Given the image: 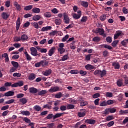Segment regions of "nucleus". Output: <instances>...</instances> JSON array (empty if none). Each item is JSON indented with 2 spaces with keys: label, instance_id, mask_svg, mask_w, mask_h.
Here are the masks:
<instances>
[{
  "label": "nucleus",
  "instance_id": "nucleus-1",
  "mask_svg": "<svg viewBox=\"0 0 128 128\" xmlns=\"http://www.w3.org/2000/svg\"><path fill=\"white\" fill-rule=\"evenodd\" d=\"M64 114L63 113H57L55 115H54L52 114H48L46 117V120H52V118H53V120H56V118H60Z\"/></svg>",
  "mask_w": 128,
  "mask_h": 128
},
{
  "label": "nucleus",
  "instance_id": "nucleus-2",
  "mask_svg": "<svg viewBox=\"0 0 128 128\" xmlns=\"http://www.w3.org/2000/svg\"><path fill=\"white\" fill-rule=\"evenodd\" d=\"M96 34H99L100 36H102L104 38L106 37V34H104V30L102 28H97L95 30Z\"/></svg>",
  "mask_w": 128,
  "mask_h": 128
},
{
  "label": "nucleus",
  "instance_id": "nucleus-3",
  "mask_svg": "<svg viewBox=\"0 0 128 128\" xmlns=\"http://www.w3.org/2000/svg\"><path fill=\"white\" fill-rule=\"evenodd\" d=\"M64 43H60L59 44V48L58 50L60 52V54H62L66 52V49H64Z\"/></svg>",
  "mask_w": 128,
  "mask_h": 128
},
{
  "label": "nucleus",
  "instance_id": "nucleus-4",
  "mask_svg": "<svg viewBox=\"0 0 128 128\" xmlns=\"http://www.w3.org/2000/svg\"><path fill=\"white\" fill-rule=\"evenodd\" d=\"M80 112H78V116L79 118H84L86 116V109H80Z\"/></svg>",
  "mask_w": 128,
  "mask_h": 128
},
{
  "label": "nucleus",
  "instance_id": "nucleus-5",
  "mask_svg": "<svg viewBox=\"0 0 128 128\" xmlns=\"http://www.w3.org/2000/svg\"><path fill=\"white\" fill-rule=\"evenodd\" d=\"M78 100L80 104V106H88V102L84 100L82 97H80Z\"/></svg>",
  "mask_w": 128,
  "mask_h": 128
},
{
  "label": "nucleus",
  "instance_id": "nucleus-6",
  "mask_svg": "<svg viewBox=\"0 0 128 128\" xmlns=\"http://www.w3.org/2000/svg\"><path fill=\"white\" fill-rule=\"evenodd\" d=\"M30 50L31 52L32 56H40V54H38V50L34 47H32L30 48Z\"/></svg>",
  "mask_w": 128,
  "mask_h": 128
},
{
  "label": "nucleus",
  "instance_id": "nucleus-7",
  "mask_svg": "<svg viewBox=\"0 0 128 128\" xmlns=\"http://www.w3.org/2000/svg\"><path fill=\"white\" fill-rule=\"evenodd\" d=\"M63 16L64 24H70V17H68V14H66V12H64L63 14Z\"/></svg>",
  "mask_w": 128,
  "mask_h": 128
},
{
  "label": "nucleus",
  "instance_id": "nucleus-8",
  "mask_svg": "<svg viewBox=\"0 0 128 128\" xmlns=\"http://www.w3.org/2000/svg\"><path fill=\"white\" fill-rule=\"evenodd\" d=\"M78 14H72V17L75 18V20H78V18H80V16H82V11L81 10H78L77 12Z\"/></svg>",
  "mask_w": 128,
  "mask_h": 128
},
{
  "label": "nucleus",
  "instance_id": "nucleus-9",
  "mask_svg": "<svg viewBox=\"0 0 128 128\" xmlns=\"http://www.w3.org/2000/svg\"><path fill=\"white\" fill-rule=\"evenodd\" d=\"M24 86V81L20 80L12 84V88H18V86Z\"/></svg>",
  "mask_w": 128,
  "mask_h": 128
},
{
  "label": "nucleus",
  "instance_id": "nucleus-10",
  "mask_svg": "<svg viewBox=\"0 0 128 128\" xmlns=\"http://www.w3.org/2000/svg\"><path fill=\"white\" fill-rule=\"evenodd\" d=\"M84 122L89 124H96V120L94 119H87L85 120Z\"/></svg>",
  "mask_w": 128,
  "mask_h": 128
},
{
  "label": "nucleus",
  "instance_id": "nucleus-11",
  "mask_svg": "<svg viewBox=\"0 0 128 128\" xmlns=\"http://www.w3.org/2000/svg\"><path fill=\"white\" fill-rule=\"evenodd\" d=\"M58 90H60V88L58 86L52 87L49 90L50 92H58Z\"/></svg>",
  "mask_w": 128,
  "mask_h": 128
},
{
  "label": "nucleus",
  "instance_id": "nucleus-12",
  "mask_svg": "<svg viewBox=\"0 0 128 128\" xmlns=\"http://www.w3.org/2000/svg\"><path fill=\"white\" fill-rule=\"evenodd\" d=\"M116 84L118 86H124V80L122 79H119L117 80Z\"/></svg>",
  "mask_w": 128,
  "mask_h": 128
},
{
  "label": "nucleus",
  "instance_id": "nucleus-13",
  "mask_svg": "<svg viewBox=\"0 0 128 128\" xmlns=\"http://www.w3.org/2000/svg\"><path fill=\"white\" fill-rule=\"evenodd\" d=\"M54 52H56V48L52 47L51 49H50L48 51V54L50 56H52L54 54Z\"/></svg>",
  "mask_w": 128,
  "mask_h": 128
},
{
  "label": "nucleus",
  "instance_id": "nucleus-14",
  "mask_svg": "<svg viewBox=\"0 0 128 128\" xmlns=\"http://www.w3.org/2000/svg\"><path fill=\"white\" fill-rule=\"evenodd\" d=\"M20 18H18L16 22V30H18V28H20Z\"/></svg>",
  "mask_w": 128,
  "mask_h": 128
},
{
  "label": "nucleus",
  "instance_id": "nucleus-15",
  "mask_svg": "<svg viewBox=\"0 0 128 128\" xmlns=\"http://www.w3.org/2000/svg\"><path fill=\"white\" fill-rule=\"evenodd\" d=\"M122 34V32L116 31V34H114V40L118 38V37Z\"/></svg>",
  "mask_w": 128,
  "mask_h": 128
},
{
  "label": "nucleus",
  "instance_id": "nucleus-16",
  "mask_svg": "<svg viewBox=\"0 0 128 128\" xmlns=\"http://www.w3.org/2000/svg\"><path fill=\"white\" fill-rule=\"evenodd\" d=\"M50 74H52V70H50V69H49L48 70H46L42 72V74H44V76H50Z\"/></svg>",
  "mask_w": 128,
  "mask_h": 128
},
{
  "label": "nucleus",
  "instance_id": "nucleus-17",
  "mask_svg": "<svg viewBox=\"0 0 128 128\" xmlns=\"http://www.w3.org/2000/svg\"><path fill=\"white\" fill-rule=\"evenodd\" d=\"M30 92L31 94H36L38 92V89L34 87L29 88Z\"/></svg>",
  "mask_w": 128,
  "mask_h": 128
},
{
  "label": "nucleus",
  "instance_id": "nucleus-18",
  "mask_svg": "<svg viewBox=\"0 0 128 128\" xmlns=\"http://www.w3.org/2000/svg\"><path fill=\"white\" fill-rule=\"evenodd\" d=\"M14 92L12 91H9L4 94L5 96H14Z\"/></svg>",
  "mask_w": 128,
  "mask_h": 128
},
{
  "label": "nucleus",
  "instance_id": "nucleus-19",
  "mask_svg": "<svg viewBox=\"0 0 128 128\" xmlns=\"http://www.w3.org/2000/svg\"><path fill=\"white\" fill-rule=\"evenodd\" d=\"M36 74L32 73L30 74L28 77L29 80H34L36 78Z\"/></svg>",
  "mask_w": 128,
  "mask_h": 128
},
{
  "label": "nucleus",
  "instance_id": "nucleus-20",
  "mask_svg": "<svg viewBox=\"0 0 128 128\" xmlns=\"http://www.w3.org/2000/svg\"><path fill=\"white\" fill-rule=\"evenodd\" d=\"M14 6L16 8L17 10H22V7L18 3L16 2H14Z\"/></svg>",
  "mask_w": 128,
  "mask_h": 128
},
{
  "label": "nucleus",
  "instance_id": "nucleus-21",
  "mask_svg": "<svg viewBox=\"0 0 128 128\" xmlns=\"http://www.w3.org/2000/svg\"><path fill=\"white\" fill-rule=\"evenodd\" d=\"M112 66H114V68L115 70H118L120 69V64L118 62H114L112 63Z\"/></svg>",
  "mask_w": 128,
  "mask_h": 128
},
{
  "label": "nucleus",
  "instance_id": "nucleus-22",
  "mask_svg": "<svg viewBox=\"0 0 128 128\" xmlns=\"http://www.w3.org/2000/svg\"><path fill=\"white\" fill-rule=\"evenodd\" d=\"M41 16L40 14L34 16L32 17L33 20H34L35 22H36L38 20H40Z\"/></svg>",
  "mask_w": 128,
  "mask_h": 128
},
{
  "label": "nucleus",
  "instance_id": "nucleus-23",
  "mask_svg": "<svg viewBox=\"0 0 128 128\" xmlns=\"http://www.w3.org/2000/svg\"><path fill=\"white\" fill-rule=\"evenodd\" d=\"M85 68H86V70H94V66L91 64H88L85 66Z\"/></svg>",
  "mask_w": 128,
  "mask_h": 128
},
{
  "label": "nucleus",
  "instance_id": "nucleus-24",
  "mask_svg": "<svg viewBox=\"0 0 128 128\" xmlns=\"http://www.w3.org/2000/svg\"><path fill=\"white\" fill-rule=\"evenodd\" d=\"M48 30H52V26H46V27H43L41 29V32H48Z\"/></svg>",
  "mask_w": 128,
  "mask_h": 128
},
{
  "label": "nucleus",
  "instance_id": "nucleus-25",
  "mask_svg": "<svg viewBox=\"0 0 128 128\" xmlns=\"http://www.w3.org/2000/svg\"><path fill=\"white\" fill-rule=\"evenodd\" d=\"M2 18H4V20H7L8 18L10 16V14H8L6 12L2 13Z\"/></svg>",
  "mask_w": 128,
  "mask_h": 128
},
{
  "label": "nucleus",
  "instance_id": "nucleus-26",
  "mask_svg": "<svg viewBox=\"0 0 128 128\" xmlns=\"http://www.w3.org/2000/svg\"><path fill=\"white\" fill-rule=\"evenodd\" d=\"M81 6L84 8H88V2L82 1L81 2Z\"/></svg>",
  "mask_w": 128,
  "mask_h": 128
},
{
  "label": "nucleus",
  "instance_id": "nucleus-27",
  "mask_svg": "<svg viewBox=\"0 0 128 128\" xmlns=\"http://www.w3.org/2000/svg\"><path fill=\"white\" fill-rule=\"evenodd\" d=\"M54 22L56 26H60L62 24V19L56 18L54 20Z\"/></svg>",
  "mask_w": 128,
  "mask_h": 128
},
{
  "label": "nucleus",
  "instance_id": "nucleus-28",
  "mask_svg": "<svg viewBox=\"0 0 128 128\" xmlns=\"http://www.w3.org/2000/svg\"><path fill=\"white\" fill-rule=\"evenodd\" d=\"M106 74V70H100V78H103Z\"/></svg>",
  "mask_w": 128,
  "mask_h": 128
},
{
  "label": "nucleus",
  "instance_id": "nucleus-29",
  "mask_svg": "<svg viewBox=\"0 0 128 128\" xmlns=\"http://www.w3.org/2000/svg\"><path fill=\"white\" fill-rule=\"evenodd\" d=\"M34 109L36 110V112H40V110H42V107L38 105H36L34 106Z\"/></svg>",
  "mask_w": 128,
  "mask_h": 128
},
{
  "label": "nucleus",
  "instance_id": "nucleus-30",
  "mask_svg": "<svg viewBox=\"0 0 128 128\" xmlns=\"http://www.w3.org/2000/svg\"><path fill=\"white\" fill-rule=\"evenodd\" d=\"M32 12L34 14H40V8H34L32 10Z\"/></svg>",
  "mask_w": 128,
  "mask_h": 128
},
{
  "label": "nucleus",
  "instance_id": "nucleus-31",
  "mask_svg": "<svg viewBox=\"0 0 128 128\" xmlns=\"http://www.w3.org/2000/svg\"><path fill=\"white\" fill-rule=\"evenodd\" d=\"M68 58H70V57L68 56V54L62 57L61 60H62V62H64V60H67Z\"/></svg>",
  "mask_w": 128,
  "mask_h": 128
},
{
  "label": "nucleus",
  "instance_id": "nucleus-32",
  "mask_svg": "<svg viewBox=\"0 0 128 128\" xmlns=\"http://www.w3.org/2000/svg\"><path fill=\"white\" fill-rule=\"evenodd\" d=\"M48 93V91L46 90H42L38 92V96H44L46 94Z\"/></svg>",
  "mask_w": 128,
  "mask_h": 128
},
{
  "label": "nucleus",
  "instance_id": "nucleus-33",
  "mask_svg": "<svg viewBox=\"0 0 128 128\" xmlns=\"http://www.w3.org/2000/svg\"><path fill=\"white\" fill-rule=\"evenodd\" d=\"M20 102H22V104H26V102H28V100H26V98H20Z\"/></svg>",
  "mask_w": 128,
  "mask_h": 128
},
{
  "label": "nucleus",
  "instance_id": "nucleus-34",
  "mask_svg": "<svg viewBox=\"0 0 128 128\" xmlns=\"http://www.w3.org/2000/svg\"><path fill=\"white\" fill-rule=\"evenodd\" d=\"M11 64L15 68H18V62L12 61Z\"/></svg>",
  "mask_w": 128,
  "mask_h": 128
},
{
  "label": "nucleus",
  "instance_id": "nucleus-35",
  "mask_svg": "<svg viewBox=\"0 0 128 128\" xmlns=\"http://www.w3.org/2000/svg\"><path fill=\"white\" fill-rule=\"evenodd\" d=\"M114 120V117L112 116H109L106 118V122H110V120Z\"/></svg>",
  "mask_w": 128,
  "mask_h": 128
},
{
  "label": "nucleus",
  "instance_id": "nucleus-36",
  "mask_svg": "<svg viewBox=\"0 0 128 128\" xmlns=\"http://www.w3.org/2000/svg\"><path fill=\"white\" fill-rule=\"evenodd\" d=\"M24 54L26 56L27 60H32V57L28 54V52H25Z\"/></svg>",
  "mask_w": 128,
  "mask_h": 128
},
{
  "label": "nucleus",
  "instance_id": "nucleus-37",
  "mask_svg": "<svg viewBox=\"0 0 128 128\" xmlns=\"http://www.w3.org/2000/svg\"><path fill=\"white\" fill-rule=\"evenodd\" d=\"M33 8L32 5H29L26 6H24V10H30Z\"/></svg>",
  "mask_w": 128,
  "mask_h": 128
},
{
  "label": "nucleus",
  "instance_id": "nucleus-38",
  "mask_svg": "<svg viewBox=\"0 0 128 128\" xmlns=\"http://www.w3.org/2000/svg\"><path fill=\"white\" fill-rule=\"evenodd\" d=\"M100 46L101 48H102V46H104L105 48H108V50H112V46L106 45V44L100 45Z\"/></svg>",
  "mask_w": 128,
  "mask_h": 128
},
{
  "label": "nucleus",
  "instance_id": "nucleus-39",
  "mask_svg": "<svg viewBox=\"0 0 128 128\" xmlns=\"http://www.w3.org/2000/svg\"><path fill=\"white\" fill-rule=\"evenodd\" d=\"M44 18H50L52 16V13L50 12H46L44 14Z\"/></svg>",
  "mask_w": 128,
  "mask_h": 128
},
{
  "label": "nucleus",
  "instance_id": "nucleus-40",
  "mask_svg": "<svg viewBox=\"0 0 128 128\" xmlns=\"http://www.w3.org/2000/svg\"><path fill=\"white\" fill-rule=\"evenodd\" d=\"M21 114H22L23 116H30V112L28 110H26V111H22L21 112Z\"/></svg>",
  "mask_w": 128,
  "mask_h": 128
},
{
  "label": "nucleus",
  "instance_id": "nucleus-41",
  "mask_svg": "<svg viewBox=\"0 0 128 128\" xmlns=\"http://www.w3.org/2000/svg\"><path fill=\"white\" fill-rule=\"evenodd\" d=\"M40 62L42 66H48V62L46 60H41Z\"/></svg>",
  "mask_w": 128,
  "mask_h": 128
},
{
  "label": "nucleus",
  "instance_id": "nucleus-42",
  "mask_svg": "<svg viewBox=\"0 0 128 128\" xmlns=\"http://www.w3.org/2000/svg\"><path fill=\"white\" fill-rule=\"evenodd\" d=\"M13 102H14V100L11 99L10 100H8V101L6 102L5 104H13Z\"/></svg>",
  "mask_w": 128,
  "mask_h": 128
},
{
  "label": "nucleus",
  "instance_id": "nucleus-43",
  "mask_svg": "<svg viewBox=\"0 0 128 128\" xmlns=\"http://www.w3.org/2000/svg\"><path fill=\"white\" fill-rule=\"evenodd\" d=\"M120 114H128V110H120L119 112Z\"/></svg>",
  "mask_w": 128,
  "mask_h": 128
},
{
  "label": "nucleus",
  "instance_id": "nucleus-44",
  "mask_svg": "<svg viewBox=\"0 0 128 128\" xmlns=\"http://www.w3.org/2000/svg\"><path fill=\"white\" fill-rule=\"evenodd\" d=\"M88 20V16H84L80 20L81 22H86Z\"/></svg>",
  "mask_w": 128,
  "mask_h": 128
},
{
  "label": "nucleus",
  "instance_id": "nucleus-45",
  "mask_svg": "<svg viewBox=\"0 0 128 128\" xmlns=\"http://www.w3.org/2000/svg\"><path fill=\"white\" fill-rule=\"evenodd\" d=\"M100 40V38L98 36H95L92 38V41L95 42H98Z\"/></svg>",
  "mask_w": 128,
  "mask_h": 128
},
{
  "label": "nucleus",
  "instance_id": "nucleus-46",
  "mask_svg": "<svg viewBox=\"0 0 128 128\" xmlns=\"http://www.w3.org/2000/svg\"><path fill=\"white\" fill-rule=\"evenodd\" d=\"M58 31H57V30H54V31H52V32H50L49 34V35H50V36H56V34H58Z\"/></svg>",
  "mask_w": 128,
  "mask_h": 128
},
{
  "label": "nucleus",
  "instance_id": "nucleus-47",
  "mask_svg": "<svg viewBox=\"0 0 128 128\" xmlns=\"http://www.w3.org/2000/svg\"><path fill=\"white\" fill-rule=\"evenodd\" d=\"M28 38V36L26 34H23L22 36V37H21L22 40H26Z\"/></svg>",
  "mask_w": 128,
  "mask_h": 128
},
{
  "label": "nucleus",
  "instance_id": "nucleus-48",
  "mask_svg": "<svg viewBox=\"0 0 128 128\" xmlns=\"http://www.w3.org/2000/svg\"><path fill=\"white\" fill-rule=\"evenodd\" d=\"M118 42H119L118 40H114V41L112 42V46H114V47L116 46V44H118Z\"/></svg>",
  "mask_w": 128,
  "mask_h": 128
},
{
  "label": "nucleus",
  "instance_id": "nucleus-49",
  "mask_svg": "<svg viewBox=\"0 0 128 128\" xmlns=\"http://www.w3.org/2000/svg\"><path fill=\"white\" fill-rule=\"evenodd\" d=\"M9 108H10V106L8 105L3 106L1 108V110H8Z\"/></svg>",
  "mask_w": 128,
  "mask_h": 128
},
{
  "label": "nucleus",
  "instance_id": "nucleus-50",
  "mask_svg": "<svg viewBox=\"0 0 128 128\" xmlns=\"http://www.w3.org/2000/svg\"><path fill=\"white\" fill-rule=\"evenodd\" d=\"M72 108H74V105L70 104L67 106L68 110H72Z\"/></svg>",
  "mask_w": 128,
  "mask_h": 128
},
{
  "label": "nucleus",
  "instance_id": "nucleus-51",
  "mask_svg": "<svg viewBox=\"0 0 128 128\" xmlns=\"http://www.w3.org/2000/svg\"><path fill=\"white\" fill-rule=\"evenodd\" d=\"M94 74V76H100V70H96Z\"/></svg>",
  "mask_w": 128,
  "mask_h": 128
},
{
  "label": "nucleus",
  "instance_id": "nucleus-52",
  "mask_svg": "<svg viewBox=\"0 0 128 128\" xmlns=\"http://www.w3.org/2000/svg\"><path fill=\"white\" fill-rule=\"evenodd\" d=\"M100 106H106L108 104L106 101H103L100 103Z\"/></svg>",
  "mask_w": 128,
  "mask_h": 128
},
{
  "label": "nucleus",
  "instance_id": "nucleus-53",
  "mask_svg": "<svg viewBox=\"0 0 128 128\" xmlns=\"http://www.w3.org/2000/svg\"><path fill=\"white\" fill-rule=\"evenodd\" d=\"M100 96V94L99 93H96L92 96L93 98H98Z\"/></svg>",
  "mask_w": 128,
  "mask_h": 128
},
{
  "label": "nucleus",
  "instance_id": "nucleus-54",
  "mask_svg": "<svg viewBox=\"0 0 128 128\" xmlns=\"http://www.w3.org/2000/svg\"><path fill=\"white\" fill-rule=\"evenodd\" d=\"M80 72L78 70H71L70 71V73L72 74H78Z\"/></svg>",
  "mask_w": 128,
  "mask_h": 128
},
{
  "label": "nucleus",
  "instance_id": "nucleus-55",
  "mask_svg": "<svg viewBox=\"0 0 128 128\" xmlns=\"http://www.w3.org/2000/svg\"><path fill=\"white\" fill-rule=\"evenodd\" d=\"M62 96V94L61 92H59L55 96V98H60Z\"/></svg>",
  "mask_w": 128,
  "mask_h": 128
},
{
  "label": "nucleus",
  "instance_id": "nucleus-56",
  "mask_svg": "<svg viewBox=\"0 0 128 128\" xmlns=\"http://www.w3.org/2000/svg\"><path fill=\"white\" fill-rule=\"evenodd\" d=\"M106 96L107 98H112L113 95H112V94L110 92H106Z\"/></svg>",
  "mask_w": 128,
  "mask_h": 128
},
{
  "label": "nucleus",
  "instance_id": "nucleus-57",
  "mask_svg": "<svg viewBox=\"0 0 128 128\" xmlns=\"http://www.w3.org/2000/svg\"><path fill=\"white\" fill-rule=\"evenodd\" d=\"M106 16L104 14H102L100 16V20H102V22H104V20H106Z\"/></svg>",
  "mask_w": 128,
  "mask_h": 128
},
{
  "label": "nucleus",
  "instance_id": "nucleus-58",
  "mask_svg": "<svg viewBox=\"0 0 128 128\" xmlns=\"http://www.w3.org/2000/svg\"><path fill=\"white\" fill-rule=\"evenodd\" d=\"M23 120H24V122H27L28 124H30V120L28 119V118L26 117H24L23 118Z\"/></svg>",
  "mask_w": 128,
  "mask_h": 128
},
{
  "label": "nucleus",
  "instance_id": "nucleus-59",
  "mask_svg": "<svg viewBox=\"0 0 128 128\" xmlns=\"http://www.w3.org/2000/svg\"><path fill=\"white\" fill-rule=\"evenodd\" d=\"M114 0H110L106 2V4L108 6H112V4H114Z\"/></svg>",
  "mask_w": 128,
  "mask_h": 128
},
{
  "label": "nucleus",
  "instance_id": "nucleus-60",
  "mask_svg": "<svg viewBox=\"0 0 128 128\" xmlns=\"http://www.w3.org/2000/svg\"><path fill=\"white\" fill-rule=\"evenodd\" d=\"M32 24L33 26H34V28H38V22H33L32 23Z\"/></svg>",
  "mask_w": 128,
  "mask_h": 128
},
{
  "label": "nucleus",
  "instance_id": "nucleus-61",
  "mask_svg": "<svg viewBox=\"0 0 128 128\" xmlns=\"http://www.w3.org/2000/svg\"><path fill=\"white\" fill-rule=\"evenodd\" d=\"M110 110V114H114L116 112V108H109Z\"/></svg>",
  "mask_w": 128,
  "mask_h": 128
},
{
  "label": "nucleus",
  "instance_id": "nucleus-62",
  "mask_svg": "<svg viewBox=\"0 0 128 128\" xmlns=\"http://www.w3.org/2000/svg\"><path fill=\"white\" fill-rule=\"evenodd\" d=\"M16 68H15L14 67H12L10 70V72H16Z\"/></svg>",
  "mask_w": 128,
  "mask_h": 128
},
{
  "label": "nucleus",
  "instance_id": "nucleus-63",
  "mask_svg": "<svg viewBox=\"0 0 128 128\" xmlns=\"http://www.w3.org/2000/svg\"><path fill=\"white\" fill-rule=\"evenodd\" d=\"M70 38V36L68 34L66 35L62 39V42H66L67 40Z\"/></svg>",
  "mask_w": 128,
  "mask_h": 128
},
{
  "label": "nucleus",
  "instance_id": "nucleus-64",
  "mask_svg": "<svg viewBox=\"0 0 128 128\" xmlns=\"http://www.w3.org/2000/svg\"><path fill=\"white\" fill-rule=\"evenodd\" d=\"M106 40L107 42H109L110 44V42H112V37H110V36L107 37L106 38Z\"/></svg>",
  "mask_w": 128,
  "mask_h": 128
}]
</instances>
